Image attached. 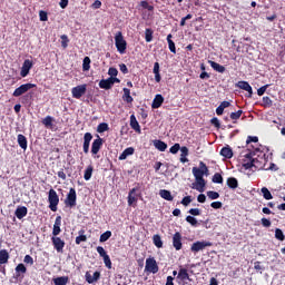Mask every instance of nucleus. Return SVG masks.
I'll list each match as a JSON object with an SVG mask.
<instances>
[{"label": "nucleus", "instance_id": "obj_1", "mask_svg": "<svg viewBox=\"0 0 285 285\" xmlns=\"http://www.w3.org/2000/svg\"><path fill=\"white\" fill-rule=\"evenodd\" d=\"M191 173L195 177V183L191 184V188L198 193H204L206 190V179L204 175L208 177V166L204 161L199 163V167H193Z\"/></svg>", "mask_w": 285, "mask_h": 285}, {"label": "nucleus", "instance_id": "obj_2", "mask_svg": "<svg viewBox=\"0 0 285 285\" xmlns=\"http://www.w3.org/2000/svg\"><path fill=\"white\" fill-rule=\"evenodd\" d=\"M115 43H116V48H117L118 52L120 55H124L126 52V48H127L128 43L126 42V39H124V35L121 33V31H118L116 33Z\"/></svg>", "mask_w": 285, "mask_h": 285}, {"label": "nucleus", "instance_id": "obj_3", "mask_svg": "<svg viewBox=\"0 0 285 285\" xmlns=\"http://www.w3.org/2000/svg\"><path fill=\"white\" fill-rule=\"evenodd\" d=\"M48 202L50 210H52V213H57V206H59V195H57L55 189L49 190Z\"/></svg>", "mask_w": 285, "mask_h": 285}, {"label": "nucleus", "instance_id": "obj_4", "mask_svg": "<svg viewBox=\"0 0 285 285\" xmlns=\"http://www.w3.org/2000/svg\"><path fill=\"white\" fill-rule=\"evenodd\" d=\"M145 272L153 273V275L159 273V265H157V261L155 259V257H149L146 259Z\"/></svg>", "mask_w": 285, "mask_h": 285}, {"label": "nucleus", "instance_id": "obj_5", "mask_svg": "<svg viewBox=\"0 0 285 285\" xmlns=\"http://www.w3.org/2000/svg\"><path fill=\"white\" fill-rule=\"evenodd\" d=\"M32 88H37V85L30 83V82L23 83L20 87L16 88L12 96L21 97L22 95H26V92H28V90H32Z\"/></svg>", "mask_w": 285, "mask_h": 285}, {"label": "nucleus", "instance_id": "obj_6", "mask_svg": "<svg viewBox=\"0 0 285 285\" xmlns=\"http://www.w3.org/2000/svg\"><path fill=\"white\" fill-rule=\"evenodd\" d=\"M210 246H213V243L208 240H198L191 245L190 250L191 253H199V250H204L205 248H208Z\"/></svg>", "mask_w": 285, "mask_h": 285}, {"label": "nucleus", "instance_id": "obj_7", "mask_svg": "<svg viewBox=\"0 0 285 285\" xmlns=\"http://www.w3.org/2000/svg\"><path fill=\"white\" fill-rule=\"evenodd\" d=\"M66 206H69V208H73V206H77V190L75 188H70L67 198L65 199Z\"/></svg>", "mask_w": 285, "mask_h": 285}, {"label": "nucleus", "instance_id": "obj_8", "mask_svg": "<svg viewBox=\"0 0 285 285\" xmlns=\"http://www.w3.org/2000/svg\"><path fill=\"white\" fill-rule=\"evenodd\" d=\"M87 90H88V85H80L71 89V95L73 99H81L82 96L86 95Z\"/></svg>", "mask_w": 285, "mask_h": 285}, {"label": "nucleus", "instance_id": "obj_9", "mask_svg": "<svg viewBox=\"0 0 285 285\" xmlns=\"http://www.w3.org/2000/svg\"><path fill=\"white\" fill-rule=\"evenodd\" d=\"M119 81L120 80L118 78L102 79L99 81V88H101L102 90H110V88H112L115 83H119Z\"/></svg>", "mask_w": 285, "mask_h": 285}, {"label": "nucleus", "instance_id": "obj_10", "mask_svg": "<svg viewBox=\"0 0 285 285\" xmlns=\"http://www.w3.org/2000/svg\"><path fill=\"white\" fill-rule=\"evenodd\" d=\"M51 242L53 244V248H56L57 253H63V247L66 246V242L61 239V237L53 236L51 238Z\"/></svg>", "mask_w": 285, "mask_h": 285}, {"label": "nucleus", "instance_id": "obj_11", "mask_svg": "<svg viewBox=\"0 0 285 285\" xmlns=\"http://www.w3.org/2000/svg\"><path fill=\"white\" fill-rule=\"evenodd\" d=\"M32 66H33L32 60L30 59L24 60L20 71L21 77H28V75H30V70H32Z\"/></svg>", "mask_w": 285, "mask_h": 285}, {"label": "nucleus", "instance_id": "obj_12", "mask_svg": "<svg viewBox=\"0 0 285 285\" xmlns=\"http://www.w3.org/2000/svg\"><path fill=\"white\" fill-rule=\"evenodd\" d=\"M92 141V134L90 132H86L83 136V153L85 155H88V153H90V142Z\"/></svg>", "mask_w": 285, "mask_h": 285}, {"label": "nucleus", "instance_id": "obj_13", "mask_svg": "<svg viewBox=\"0 0 285 285\" xmlns=\"http://www.w3.org/2000/svg\"><path fill=\"white\" fill-rule=\"evenodd\" d=\"M101 146H104V139L98 136V138L92 141L91 154L97 155L99 150H101Z\"/></svg>", "mask_w": 285, "mask_h": 285}, {"label": "nucleus", "instance_id": "obj_14", "mask_svg": "<svg viewBox=\"0 0 285 285\" xmlns=\"http://www.w3.org/2000/svg\"><path fill=\"white\" fill-rule=\"evenodd\" d=\"M173 246L175 250H181V234L179 232L175 233L173 236Z\"/></svg>", "mask_w": 285, "mask_h": 285}, {"label": "nucleus", "instance_id": "obj_15", "mask_svg": "<svg viewBox=\"0 0 285 285\" xmlns=\"http://www.w3.org/2000/svg\"><path fill=\"white\" fill-rule=\"evenodd\" d=\"M236 86L237 88H240V90L248 92L249 97H253V87H250L248 81H238Z\"/></svg>", "mask_w": 285, "mask_h": 285}, {"label": "nucleus", "instance_id": "obj_16", "mask_svg": "<svg viewBox=\"0 0 285 285\" xmlns=\"http://www.w3.org/2000/svg\"><path fill=\"white\" fill-rule=\"evenodd\" d=\"M85 277L88 284H95V282H98L99 277H101V273L95 272L94 275H91L90 272H87Z\"/></svg>", "mask_w": 285, "mask_h": 285}, {"label": "nucleus", "instance_id": "obj_17", "mask_svg": "<svg viewBox=\"0 0 285 285\" xmlns=\"http://www.w3.org/2000/svg\"><path fill=\"white\" fill-rule=\"evenodd\" d=\"M61 233V216H57L55 224H53V229H52V235L53 237H57Z\"/></svg>", "mask_w": 285, "mask_h": 285}, {"label": "nucleus", "instance_id": "obj_18", "mask_svg": "<svg viewBox=\"0 0 285 285\" xmlns=\"http://www.w3.org/2000/svg\"><path fill=\"white\" fill-rule=\"evenodd\" d=\"M131 155H135V148L129 147V148H126V149L120 154V156L118 157V159H119L120 161H124L125 159H128V157H130Z\"/></svg>", "mask_w": 285, "mask_h": 285}, {"label": "nucleus", "instance_id": "obj_19", "mask_svg": "<svg viewBox=\"0 0 285 285\" xmlns=\"http://www.w3.org/2000/svg\"><path fill=\"white\" fill-rule=\"evenodd\" d=\"M14 215L18 219H23V217L28 215V207L26 206L18 207L14 212Z\"/></svg>", "mask_w": 285, "mask_h": 285}, {"label": "nucleus", "instance_id": "obj_20", "mask_svg": "<svg viewBox=\"0 0 285 285\" xmlns=\"http://www.w3.org/2000/svg\"><path fill=\"white\" fill-rule=\"evenodd\" d=\"M161 104H164V96L161 95H156L153 104H151V108L157 109V108H161Z\"/></svg>", "mask_w": 285, "mask_h": 285}, {"label": "nucleus", "instance_id": "obj_21", "mask_svg": "<svg viewBox=\"0 0 285 285\" xmlns=\"http://www.w3.org/2000/svg\"><path fill=\"white\" fill-rule=\"evenodd\" d=\"M130 127L136 132H141V126H139V121H137V117H135V115L130 116Z\"/></svg>", "mask_w": 285, "mask_h": 285}, {"label": "nucleus", "instance_id": "obj_22", "mask_svg": "<svg viewBox=\"0 0 285 285\" xmlns=\"http://www.w3.org/2000/svg\"><path fill=\"white\" fill-rule=\"evenodd\" d=\"M137 189L132 188L129 194H128V206H132L135 204H137Z\"/></svg>", "mask_w": 285, "mask_h": 285}, {"label": "nucleus", "instance_id": "obj_23", "mask_svg": "<svg viewBox=\"0 0 285 285\" xmlns=\"http://www.w3.org/2000/svg\"><path fill=\"white\" fill-rule=\"evenodd\" d=\"M208 63L213 68V70H215L216 72H220V73L226 72V67H224L213 60H209Z\"/></svg>", "mask_w": 285, "mask_h": 285}, {"label": "nucleus", "instance_id": "obj_24", "mask_svg": "<svg viewBox=\"0 0 285 285\" xmlns=\"http://www.w3.org/2000/svg\"><path fill=\"white\" fill-rule=\"evenodd\" d=\"M28 273V268H26V265L23 263H20L16 267V277H21V275H26Z\"/></svg>", "mask_w": 285, "mask_h": 285}, {"label": "nucleus", "instance_id": "obj_25", "mask_svg": "<svg viewBox=\"0 0 285 285\" xmlns=\"http://www.w3.org/2000/svg\"><path fill=\"white\" fill-rule=\"evenodd\" d=\"M159 195L163 199H166V202H173L174 199L173 194H170L168 189H160Z\"/></svg>", "mask_w": 285, "mask_h": 285}, {"label": "nucleus", "instance_id": "obj_26", "mask_svg": "<svg viewBox=\"0 0 285 285\" xmlns=\"http://www.w3.org/2000/svg\"><path fill=\"white\" fill-rule=\"evenodd\" d=\"M18 144H19L20 148H22V150H27L28 139L26 138V136L19 134L18 135Z\"/></svg>", "mask_w": 285, "mask_h": 285}, {"label": "nucleus", "instance_id": "obj_27", "mask_svg": "<svg viewBox=\"0 0 285 285\" xmlns=\"http://www.w3.org/2000/svg\"><path fill=\"white\" fill-rule=\"evenodd\" d=\"M222 157H225V159H232L233 157V149L230 147H223L220 150Z\"/></svg>", "mask_w": 285, "mask_h": 285}, {"label": "nucleus", "instance_id": "obj_28", "mask_svg": "<svg viewBox=\"0 0 285 285\" xmlns=\"http://www.w3.org/2000/svg\"><path fill=\"white\" fill-rule=\"evenodd\" d=\"M154 146L160 153H165L166 148H168V145L161 140H155Z\"/></svg>", "mask_w": 285, "mask_h": 285}, {"label": "nucleus", "instance_id": "obj_29", "mask_svg": "<svg viewBox=\"0 0 285 285\" xmlns=\"http://www.w3.org/2000/svg\"><path fill=\"white\" fill-rule=\"evenodd\" d=\"M227 186L228 188H232V190H235V188H238L239 181H237V178L229 177L227 178Z\"/></svg>", "mask_w": 285, "mask_h": 285}, {"label": "nucleus", "instance_id": "obj_30", "mask_svg": "<svg viewBox=\"0 0 285 285\" xmlns=\"http://www.w3.org/2000/svg\"><path fill=\"white\" fill-rule=\"evenodd\" d=\"M177 277L178 279H181V282H186V279H190V276L188 275V269L180 268Z\"/></svg>", "mask_w": 285, "mask_h": 285}, {"label": "nucleus", "instance_id": "obj_31", "mask_svg": "<svg viewBox=\"0 0 285 285\" xmlns=\"http://www.w3.org/2000/svg\"><path fill=\"white\" fill-rule=\"evenodd\" d=\"M167 43L169 46L170 52L177 55V48L175 47V42L173 41V35L170 33L167 36Z\"/></svg>", "mask_w": 285, "mask_h": 285}, {"label": "nucleus", "instance_id": "obj_32", "mask_svg": "<svg viewBox=\"0 0 285 285\" xmlns=\"http://www.w3.org/2000/svg\"><path fill=\"white\" fill-rule=\"evenodd\" d=\"M10 259V254L6 249L0 250V264H8Z\"/></svg>", "mask_w": 285, "mask_h": 285}, {"label": "nucleus", "instance_id": "obj_33", "mask_svg": "<svg viewBox=\"0 0 285 285\" xmlns=\"http://www.w3.org/2000/svg\"><path fill=\"white\" fill-rule=\"evenodd\" d=\"M122 90H124V96H122L124 101H126L127 104H132L134 99H132V96H130V89L124 88Z\"/></svg>", "mask_w": 285, "mask_h": 285}, {"label": "nucleus", "instance_id": "obj_34", "mask_svg": "<svg viewBox=\"0 0 285 285\" xmlns=\"http://www.w3.org/2000/svg\"><path fill=\"white\" fill-rule=\"evenodd\" d=\"M180 161L181 164H186L188 161V147H181L180 148Z\"/></svg>", "mask_w": 285, "mask_h": 285}, {"label": "nucleus", "instance_id": "obj_35", "mask_svg": "<svg viewBox=\"0 0 285 285\" xmlns=\"http://www.w3.org/2000/svg\"><path fill=\"white\" fill-rule=\"evenodd\" d=\"M153 242L156 248H163L164 247V242L161 240V236L159 235H154L153 236Z\"/></svg>", "mask_w": 285, "mask_h": 285}, {"label": "nucleus", "instance_id": "obj_36", "mask_svg": "<svg viewBox=\"0 0 285 285\" xmlns=\"http://www.w3.org/2000/svg\"><path fill=\"white\" fill-rule=\"evenodd\" d=\"M68 281H69L68 276H60V277L53 278V284L55 285H67Z\"/></svg>", "mask_w": 285, "mask_h": 285}, {"label": "nucleus", "instance_id": "obj_37", "mask_svg": "<svg viewBox=\"0 0 285 285\" xmlns=\"http://www.w3.org/2000/svg\"><path fill=\"white\" fill-rule=\"evenodd\" d=\"M92 170H94L92 166H88V167L86 168L85 175H83V179H85L86 181H90V179H91V177H92Z\"/></svg>", "mask_w": 285, "mask_h": 285}, {"label": "nucleus", "instance_id": "obj_38", "mask_svg": "<svg viewBox=\"0 0 285 285\" xmlns=\"http://www.w3.org/2000/svg\"><path fill=\"white\" fill-rule=\"evenodd\" d=\"M242 115H244V111L243 110H238V111L232 112L229 115V117L234 121V124H237V119H239L242 117Z\"/></svg>", "mask_w": 285, "mask_h": 285}, {"label": "nucleus", "instance_id": "obj_39", "mask_svg": "<svg viewBox=\"0 0 285 285\" xmlns=\"http://www.w3.org/2000/svg\"><path fill=\"white\" fill-rule=\"evenodd\" d=\"M52 121H55V118L47 116L43 118L42 124L46 126V128H52Z\"/></svg>", "mask_w": 285, "mask_h": 285}, {"label": "nucleus", "instance_id": "obj_40", "mask_svg": "<svg viewBox=\"0 0 285 285\" xmlns=\"http://www.w3.org/2000/svg\"><path fill=\"white\" fill-rule=\"evenodd\" d=\"M109 237H112V232L107 230L100 235L99 242L100 243L108 242Z\"/></svg>", "mask_w": 285, "mask_h": 285}, {"label": "nucleus", "instance_id": "obj_41", "mask_svg": "<svg viewBox=\"0 0 285 285\" xmlns=\"http://www.w3.org/2000/svg\"><path fill=\"white\" fill-rule=\"evenodd\" d=\"M261 193L263 194L264 199H273V194H271V190H268V188L263 187L261 189Z\"/></svg>", "mask_w": 285, "mask_h": 285}, {"label": "nucleus", "instance_id": "obj_42", "mask_svg": "<svg viewBox=\"0 0 285 285\" xmlns=\"http://www.w3.org/2000/svg\"><path fill=\"white\" fill-rule=\"evenodd\" d=\"M81 242H88V237L83 235V230L79 232V236L76 237V244H81Z\"/></svg>", "mask_w": 285, "mask_h": 285}, {"label": "nucleus", "instance_id": "obj_43", "mask_svg": "<svg viewBox=\"0 0 285 285\" xmlns=\"http://www.w3.org/2000/svg\"><path fill=\"white\" fill-rule=\"evenodd\" d=\"M82 70L86 72L90 70V57H85L82 62Z\"/></svg>", "mask_w": 285, "mask_h": 285}, {"label": "nucleus", "instance_id": "obj_44", "mask_svg": "<svg viewBox=\"0 0 285 285\" xmlns=\"http://www.w3.org/2000/svg\"><path fill=\"white\" fill-rule=\"evenodd\" d=\"M213 183H214V184H224V177H222V174L216 173V174L213 176Z\"/></svg>", "mask_w": 285, "mask_h": 285}, {"label": "nucleus", "instance_id": "obj_45", "mask_svg": "<svg viewBox=\"0 0 285 285\" xmlns=\"http://www.w3.org/2000/svg\"><path fill=\"white\" fill-rule=\"evenodd\" d=\"M275 237L279 242H284V239H285L284 232H282V229H279V228H276L275 229Z\"/></svg>", "mask_w": 285, "mask_h": 285}, {"label": "nucleus", "instance_id": "obj_46", "mask_svg": "<svg viewBox=\"0 0 285 285\" xmlns=\"http://www.w3.org/2000/svg\"><path fill=\"white\" fill-rule=\"evenodd\" d=\"M179 150H181V146L179 144H175L170 147L169 153H171V155H177Z\"/></svg>", "mask_w": 285, "mask_h": 285}, {"label": "nucleus", "instance_id": "obj_47", "mask_svg": "<svg viewBox=\"0 0 285 285\" xmlns=\"http://www.w3.org/2000/svg\"><path fill=\"white\" fill-rule=\"evenodd\" d=\"M145 40L147 41V43H150V41H153V31H151V29H146Z\"/></svg>", "mask_w": 285, "mask_h": 285}, {"label": "nucleus", "instance_id": "obj_48", "mask_svg": "<svg viewBox=\"0 0 285 285\" xmlns=\"http://www.w3.org/2000/svg\"><path fill=\"white\" fill-rule=\"evenodd\" d=\"M102 259H104L105 266H107L109 269L112 268V261H110V256L108 255L104 256Z\"/></svg>", "mask_w": 285, "mask_h": 285}, {"label": "nucleus", "instance_id": "obj_49", "mask_svg": "<svg viewBox=\"0 0 285 285\" xmlns=\"http://www.w3.org/2000/svg\"><path fill=\"white\" fill-rule=\"evenodd\" d=\"M108 75L111 76L110 78L117 79V75H119V71L117 70V68H109L108 70Z\"/></svg>", "mask_w": 285, "mask_h": 285}, {"label": "nucleus", "instance_id": "obj_50", "mask_svg": "<svg viewBox=\"0 0 285 285\" xmlns=\"http://www.w3.org/2000/svg\"><path fill=\"white\" fill-rule=\"evenodd\" d=\"M98 132H106V130H108V124L106 122H101L98 125Z\"/></svg>", "mask_w": 285, "mask_h": 285}, {"label": "nucleus", "instance_id": "obj_51", "mask_svg": "<svg viewBox=\"0 0 285 285\" xmlns=\"http://www.w3.org/2000/svg\"><path fill=\"white\" fill-rule=\"evenodd\" d=\"M207 197L209 199H219V193H217V191H207Z\"/></svg>", "mask_w": 285, "mask_h": 285}, {"label": "nucleus", "instance_id": "obj_52", "mask_svg": "<svg viewBox=\"0 0 285 285\" xmlns=\"http://www.w3.org/2000/svg\"><path fill=\"white\" fill-rule=\"evenodd\" d=\"M186 222H188V224H190L191 226H197V218L193 216H187Z\"/></svg>", "mask_w": 285, "mask_h": 285}, {"label": "nucleus", "instance_id": "obj_53", "mask_svg": "<svg viewBox=\"0 0 285 285\" xmlns=\"http://www.w3.org/2000/svg\"><path fill=\"white\" fill-rule=\"evenodd\" d=\"M257 141H259V138H257V136H248L246 144H257Z\"/></svg>", "mask_w": 285, "mask_h": 285}, {"label": "nucleus", "instance_id": "obj_54", "mask_svg": "<svg viewBox=\"0 0 285 285\" xmlns=\"http://www.w3.org/2000/svg\"><path fill=\"white\" fill-rule=\"evenodd\" d=\"M23 262H24V264H29L30 266H32V264H35V259L30 255H26Z\"/></svg>", "mask_w": 285, "mask_h": 285}, {"label": "nucleus", "instance_id": "obj_55", "mask_svg": "<svg viewBox=\"0 0 285 285\" xmlns=\"http://www.w3.org/2000/svg\"><path fill=\"white\" fill-rule=\"evenodd\" d=\"M61 39H62V41H61L62 48H68V42L70 41V40H68V36L62 35Z\"/></svg>", "mask_w": 285, "mask_h": 285}, {"label": "nucleus", "instance_id": "obj_56", "mask_svg": "<svg viewBox=\"0 0 285 285\" xmlns=\"http://www.w3.org/2000/svg\"><path fill=\"white\" fill-rule=\"evenodd\" d=\"M191 202L193 199L190 198V196H186L181 199L180 204H183V206H188Z\"/></svg>", "mask_w": 285, "mask_h": 285}, {"label": "nucleus", "instance_id": "obj_57", "mask_svg": "<svg viewBox=\"0 0 285 285\" xmlns=\"http://www.w3.org/2000/svg\"><path fill=\"white\" fill-rule=\"evenodd\" d=\"M97 253H98V255H100V257L108 256V254L106 253V249H104V247H101V246L97 247Z\"/></svg>", "mask_w": 285, "mask_h": 285}, {"label": "nucleus", "instance_id": "obj_58", "mask_svg": "<svg viewBox=\"0 0 285 285\" xmlns=\"http://www.w3.org/2000/svg\"><path fill=\"white\" fill-rule=\"evenodd\" d=\"M268 86H269V85H265V86L261 87V88L257 90L258 97L264 96V92H266V90L268 89Z\"/></svg>", "mask_w": 285, "mask_h": 285}, {"label": "nucleus", "instance_id": "obj_59", "mask_svg": "<svg viewBox=\"0 0 285 285\" xmlns=\"http://www.w3.org/2000/svg\"><path fill=\"white\" fill-rule=\"evenodd\" d=\"M189 214L194 216H199L202 215V210L199 208H191L189 209Z\"/></svg>", "mask_w": 285, "mask_h": 285}, {"label": "nucleus", "instance_id": "obj_60", "mask_svg": "<svg viewBox=\"0 0 285 285\" xmlns=\"http://www.w3.org/2000/svg\"><path fill=\"white\" fill-rule=\"evenodd\" d=\"M40 21H48V13L46 11L39 12Z\"/></svg>", "mask_w": 285, "mask_h": 285}, {"label": "nucleus", "instance_id": "obj_61", "mask_svg": "<svg viewBox=\"0 0 285 285\" xmlns=\"http://www.w3.org/2000/svg\"><path fill=\"white\" fill-rule=\"evenodd\" d=\"M210 206L215 210H218L219 208H222L223 204H222V202H214V203L210 204Z\"/></svg>", "mask_w": 285, "mask_h": 285}, {"label": "nucleus", "instance_id": "obj_62", "mask_svg": "<svg viewBox=\"0 0 285 285\" xmlns=\"http://www.w3.org/2000/svg\"><path fill=\"white\" fill-rule=\"evenodd\" d=\"M210 124L213 125V126H215V128H220V124H219V119H217V118H213L212 120H210Z\"/></svg>", "mask_w": 285, "mask_h": 285}, {"label": "nucleus", "instance_id": "obj_63", "mask_svg": "<svg viewBox=\"0 0 285 285\" xmlns=\"http://www.w3.org/2000/svg\"><path fill=\"white\" fill-rule=\"evenodd\" d=\"M197 202H199V204H205L206 203V195L199 194L198 197H197Z\"/></svg>", "mask_w": 285, "mask_h": 285}, {"label": "nucleus", "instance_id": "obj_64", "mask_svg": "<svg viewBox=\"0 0 285 285\" xmlns=\"http://www.w3.org/2000/svg\"><path fill=\"white\" fill-rule=\"evenodd\" d=\"M262 224L265 228H271V222L267 218H262Z\"/></svg>", "mask_w": 285, "mask_h": 285}]
</instances>
